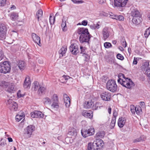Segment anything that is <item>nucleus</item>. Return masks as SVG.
I'll list each match as a JSON object with an SVG mask.
<instances>
[{
	"instance_id": "nucleus-13",
	"label": "nucleus",
	"mask_w": 150,
	"mask_h": 150,
	"mask_svg": "<svg viewBox=\"0 0 150 150\" xmlns=\"http://www.w3.org/2000/svg\"><path fill=\"white\" fill-rule=\"evenodd\" d=\"M102 35L103 39L104 40H105L108 38L110 36V32L108 28L105 27L103 29Z\"/></svg>"
},
{
	"instance_id": "nucleus-49",
	"label": "nucleus",
	"mask_w": 150,
	"mask_h": 150,
	"mask_svg": "<svg viewBox=\"0 0 150 150\" xmlns=\"http://www.w3.org/2000/svg\"><path fill=\"white\" fill-rule=\"evenodd\" d=\"M115 19L119 21H123L124 19V17L122 15H117V16H115Z\"/></svg>"
},
{
	"instance_id": "nucleus-8",
	"label": "nucleus",
	"mask_w": 150,
	"mask_h": 150,
	"mask_svg": "<svg viewBox=\"0 0 150 150\" xmlns=\"http://www.w3.org/2000/svg\"><path fill=\"white\" fill-rule=\"evenodd\" d=\"M128 0H114V5L118 7H123L126 4Z\"/></svg>"
},
{
	"instance_id": "nucleus-56",
	"label": "nucleus",
	"mask_w": 150,
	"mask_h": 150,
	"mask_svg": "<svg viewBox=\"0 0 150 150\" xmlns=\"http://www.w3.org/2000/svg\"><path fill=\"white\" fill-rule=\"evenodd\" d=\"M4 57V55L3 51L0 50V61L3 59Z\"/></svg>"
},
{
	"instance_id": "nucleus-44",
	"label": "nucleus",
	"mask_w": 150,
	"mask_h": 150,
	"mask_svg": "<svg viewBox=\"0 0 150 150\" xmlns=\"http://www.w3.org/2000/svg\"><path fill=\"white\" fill-rule=\"evenodd\" d=\"M87 130H88L87 131L88 132L89 136L92 135L94 133V129L93 128L90 127Z\"/></svg>"
},
{
	"instance_id": "nucleus-17",
	"label": "nucleus",
	"mask_w": 150,
	"mask_h": 150,
	"mask_svg": "<svg viewBox=\"0 0 150 150\" xmlns=\"http://www.w3.org/2000/svg\"><path fill=\"white\" fill-rule=\"evenodd\" d=\"M30 84L31 82L30 80L29 77L28 76H27L25 79L23 84V87L25 88H29Z\"/></svg>"
},
{
	"instance_id": "nucleus-64",
	"label": "nucleus",
	"mask_w": 150,
	"mask_h": 150,
	"mask_svg": "<svg viewBox=\"0 0 150 150\" xmlns=\"http://www.w3.org/2000/svg\"><path fill=\"white\" fill-rule=\"evenodd\" d=\"M83 55H85V60L87 61L89 59V57L88 54H83Z\"/></svg>"
},
{
	"instance_id": "nucleus-32",
	"label": "nucleus",
	"mask_w": 150,
	"mask_h": 150,
	"mask_svg": "<svg viewBox=\"0 0 150 150\" xmlns=\"http://www.w3.org/2000/svg\"><path fill=\"white\" fill-rule=\"evenodd\" d=\"M43 14L42 11V10H38L36 13V16L37 17L38 21H39V18L42 16Z\"/></svg>"
},
{
	"instance_id": "nucleus-28",
	"label": "nucleus",
	"mask_w": 150,
	"mask_h": 150,
	"mask_svg": "<svg viewBox=\"0 0 150 150\" xmlns=\"http://www.w3.org/2000/svg\"><path fill=\"white\" fill-rule=\"evenodd\" d=\"M105 135V133L104 131H100L98 132L96 134L97 137L100 138H103Z\"/></svg>"
},
{
	"instance_id": "nucleus-21",
	"label": "nucleus",
	"mask_w": 150,
	"mask_h": 150,
	"mask_svg": "<svg viewBox=\"0 0 150 150\" xmlns=\"http://www.w3.org/2000/svg\"><path fill=\"white\" fill-rule=\"evenodd\" d=\"M126 121V120L125 118L122 117L119 118L118 122V126L120 128L122 127L124 125Z\"/></svg>"
},
{
	"instance_id": "nucleus-15",
	"label": "nucleus",
	"mask_w": 150,
	"mask_h": 150,
	"mask_svg": "<svg viewBox=\"0 0 150 150\" xmlns=\"http://www.w3.org/2000/svg\"><path fill=\"white\" fill-rule=\"evenodd\" d=\"M77 32L79 34L81 35H84L89 33L87 29L82 28H79Z\"/></svg>"
},
{
	"instance_id": "nucleus-61",
	"label": "nucleus",
	"mask_w": 150,
	"mask_h": 150,
	"mask_svg": "<svg viewBox=\"0 0 150 150\" xmlns=\"http://www.w3.org/2000/svg\"><path fill=\"white\" fill-rule=\"evenodd\" d=\"M69 78V77L68 76H65L64 75L62 77V79H64L65 80H66L68 79Z\"/></svg>"
},
{
	"instance_id": "nucleus-63",
	"label": "nucleus",
	"mask_w": 150,
	"mask_h": 150,
	"mask_svg": "<svg viewBox=\"0 0 150 150\" xmlns=\"http://www.w3.org/2000/svg\"><path fill=\"white\" fill-rule=\"evenodd\" d=\"M105 2V0H98V2L100 4H103Z\"/></svg>"
},
{
	"instance_id": "nucleus-29",
	"label": "nucleus",
	"mask_w": 150,
	"mask_h": 150,
	"mask_svg": "<svg viewBox=\"0 0 150 150\" xmlns=\"http://www.w3.org/2000/svg\"><path fill=\"white\" fill-rule=\"evenodd\" d=\"M40 86L38 82L37 81H35L33 83V89L34 91H36L38 90Z\"/></svg>"
},
{
	"instance_id": "nucleus-43",
	"label": "nucleus",
	"mask_w": 150,
	"mask_h": 150,
	"mask_svg": "<svg viewBox=\"0 0 150 150\" xmlns=\"http://www.w3.org/2000/svg\"><path fill=\"white\" fill-rule=\"evenodd\" d=\"M150 34V27L147 28L144 33V36L146 38H147Z\"/></svg>"
},
{
	"instance_id": "nucleus-55",
	"label": "nucleus",
	"mask_w": 150,
	"mask_h": 150,
	"mask_svg": "<svg viewBox=\"0 0 150 150\" xmlns=\"http://www.w3.org/2000/svg\"><path fill=\"white\" fill-rule=\"evenodd\" d=\"M6 0H0V6H4L6 4Z\"/></svg>"
},
{
	"instance_id": "nucleus-11",
	"label": "nucleus",
	"mask_w": 150,
	"mask_h": 150,
	"mask_svg": "<svg viewBox=\"0 0 150 150\" xmlns=\"http://www.w3.org/2000/svg\"><path fill=\"white\" fill-rule=\"evenodd\" d=\"M30 115L33 118H42L44 116V115L42 112L39 111H35L32 112Z\"/></svg>"
},
{
	"instance_id": "nucleus-46",
	"label": "nucleus",
	"mask_w": 150,
	"mask_h": 150,
	"mask_svg": "<svg viewBox=\"0 0 150 150\" xmlns=\"http://www.w3.org/2000/svg\"><path fill=\"white\" fill-rule=\"evenodd\" d=\"M80 48L81 49V53L83 54H86V47L80 46Z\"/></svg>"
},
{
	"instance_id": "nucleus-6",
	"label": "nucleus",
	"mask_w": 150,
	"mask_h": 150,
	"mask_svg": "<svg viewBox=\"0 0 150 150\" xmlns=\"http://www.w3.org/2000/svg\"><path fill=\"white\" fill-rule=\"evenodd\" d=\"M53 103L51 105L52 108H58L59 107L58 104V98L57 95L56 94H54L52 97Z\"/></svg>"
},
{
	"instance_id": "nucleus-25",
	"label": "nucleus",
	"mask_w": 150,
	"mask_h": 150,
	"mask_svg": "<svg viewBox=\"0 0 150 150\" xmlns=\"http://www.w3.org/2000/svg\"><path fill=\"white\" fill-rule=\"evenodd\" d=\"M42 101L45 105H50L51 103L50 99L47 97H46L43 99Z\"/></svg>"
},
{
	"instance_id": "nucleus-40",
	"label": "nucleus",
	"mask_w": 150,
	"mask_h": 150,
	"mask_svg": "<svg viewBox=\"0 0 150 150\" xmlns=\"http://www.w3.org/2000/svg\"><path fill=\"white\" fill-rule=\"evenodd\" d=\"M62 30L64 31H65L67 30L66 23L65 21L62 20Z\"/></svg>"
},
{
	"instance_id": "nucleus-18",
	"label": "nucleus",
	"mask_w": 150,
	"mask_h": 150,
	"mask_svg": "<svg viewBox=\"0 0 150 150\" xmlns=\"http://www.w3.org/2000/svg\"><path fill=\"white\" fill-rule=\"evenodd\" d=\"M64 99L65 105L67 107H69L70 104V99L66 94H63Z\"/></svg>"
},
{
	"instance_id": "nucleus-54",
	"label": "nucleus",
	"mask_w": 150,
	"mask_h": 150,
	"mask_svg": "<svg viewBox=\"0 0 150 150\" xmlns=\"http://www.w3.org/2000/svg\"><path fill=\"white\" fill-rule=\"evenodd\" d=\"M117 58L120 60H123L124 59L123 56L120 54H118L117 55Z\"/></svg>"
},
{
	"instance_id": "nucleus-33",
	"label": "nucleus",
	"mask_w": 150,
	"mask_h": 150,
	"mask_svg": "<svg viewBox=\"0 0 150 150\" xmlns=\"http://www.w3.org/2000/svg\"><path fill=\"white\" fill-rule=\"evenodd\" d=\"M145 65H146L148 67V68L146 69L145 73L147 76L150 77V68L149 67V63L146 62L145 63Z\"/></svg>"
},
{
	"instance_id": "nucleus-1",
	"label": "nucleus",
	"mask_w": 150,
	"mask_h": 150,
	"mask_svg": "<svg viewBox=\"0 0 150 150\" xmlns=\"http://www.w3.org/2000/svg\"><path fill=\"white\" fill-rule=\"evenodd\" d=\"M122 77V78L125 79V80L121 79L119 77L117 80L118 83L121 84L123 86L125 87L128 88L130 89L131 87L134 85V83L130 79L128 78H125V75L123 74H120Z\"/></svg>"
},
{
	"instance_id": "nucleus-20",
	"label": "nucleus",
	"mask_w": 150,
	"mask_h": 150,
	"mask_svg": "<svg viewBox=\"0 0 150 150\" xmlns=\"http://www.w3.org/2000/svg\"><path fill=\"white\" fill-rule=\"evenodd\" d=\"M32 37L34 41L39 45L40 43V37L35 33L32 34Z\"/></svg>"
},
{
	"instance_id": "nucleus-19",
	"label": "nucleus",
	"mask_w": 150,
	"mask_h": 150,
	"mask_svg": "<svg viewBox=\"0 0 150 150\" xmlns=\"http://www.w3.org/2000/svg\"><path fill=\"white\" fill-rule=\"evenodd\" d=\"M93 105L94 103L91 100H89L87 102H86L84 103L83 105L84 107L85 108H92V109H93Z\"/></svg>"
},
{
	"instance_id": "nucleus-10",
	"label": "nucleus",
	"mask_w": 150,
	"mask_h": 150,
	"mask_svg": "<svg viewBox=\"0 0 150 150\" xmlns=\"http://www.w3.org/2000/svg\"><path fill=\"white\" fill-rule=\"evenodd\" d=\"M131 15L133 17H140V14L139 10L134 7L132 6L130 8Z\"/></svg>"
},
{
	"instance_id": "nucleus-24",
	"label": "nucleus",
	"mask_w": 150,
	"mask_h": 150,
	"mask_svg": "<svg viewBox=\"0 0 150 150\" xmlns=\"http://www.w3.org/2000/svg\"><path fill=\"white\" fill-rule=\"evenodd\" d=\"M18 65L20 69L21 70H24L25 68V64L23 61H19Z\"/></svg>"
},
{
	"instance_id": "nucleus-52",
	"label": "nucleus",
	"mask_w": 150,
	"mask_h": 150,
	"mask_svg": "<svg viewBox=\"0 0 150 150\" xmlns=\"http://www.w3.org/2000/svg\"><path fill=\"white\" fill-rule=\"evenodd\" d=\"M8 83L6 81H2L1 83V86L3 87H6L8 86Z\"/></svg>"
},
{
	"instance_id": "nucleus-38",
	"label": "nucleus",
	"mask_w": 150,
	"mask_h": 150,
	"mask_svg": "<svg viewBox=\"0 0 150 150\" xmlns=\"http://www.w3.org/2000/svg\"><path fill=\"white\" fill-rule=\"evenodd\" d=\"M90 27L92 29H98L100 28V25L98 23L96 24H93L90 25Z\"/></svg>"
},
{
	"instance_id": "nucleus-12",
	"label": "nucleus",
	"mask_w": 150,
	"mask_h": 150,
	"mask_svg": "<svg viewBox=\"0 0 150 150\" xmlns=\"http://www.w3.org/2000/svg\"><path fill=\"white\" fill-rule=\"evenodd\" d=\"M34 130V127L32 125H30L28 126L25 129L24 133L28 135V136L30 137Z\"/></svg>"
},
{
	"instance_id": "nucleus-26",
	"label": "nucleus",
	"mask_w": 150,
	"mask_h": 150,
	"mask_svg": "<svg viewBox=\"0 0 150 150\" xmlns=\"http://www.w3.org/2000/svg\"><path fill=\"white\" fill-rule=\"evenodd\" d=\"M68 134L71 136H76L77 135V131L76 129L73 128L71 129V130L68 132Z\"/></svg>"
},
{
	"instance_id": "nucleus-34",
	"label": "nucleus",
	"mask_w": 150,
	"mask_h": 150,
	"mask_svg": "<svg viewBox=\"0 0 150 150\" xmlns=\"http://www.w3.org/2000/svg\"><path fill=\"white\" fill-rule=\"evenodd\" d=\"M45 88L42 86H40L38 90V93L39 94L44 93L45 92Z\"/></svg>"
},
{
	"instance_id": "nucleus-31",
	"label": "nucleus",
	"mask_w": 150,
	"mask_h": 150,
	"mask_svg": "<svg viewBox=\"0 0 150 150\" xmlns=\"http://www.w3.org/2000/svg\"><path fill=\"white\" fill-rule=\"evenodd\" d=\"M140 17H133L132 19L133 23L136 25L138 24L140 22V21L139 19Z\"/></svg>"
},
{
	"instance_id": "nucleus-4",
	"label": "nucleus",
	"mask_w": 150,
	"mask_h": 150,
	"mask_svg": "<svg viewBox=\"0 0 150 150\" xmlns=\"http://www.w3.org/2000/svg\"><path fill=\"white\" fill-rule=\"evenodd\" d=\"M103 141L101 139H96L93 143V149L94 150H101L103 148Z\"/></svg>"
},
{
	"instance_id": "nucleus-27",
	"label": "nucleus",
	"mask_w": 150,
	"mask_h": 150,
	"mask_svg": "<svg viewBox=\"0 0 150 150\" xmlns=\"http://www.w3.org/2000/svg\"><path fill=\"white\" fill-rule=\"evenodd\" d=\"M18 14L17 13H13L10 16V18L12 21H15L18 18Z\"/></svg>"
},
{
	"instance_id": "nucleus-35",
	"label": "nucleus",
	"mask_w": 150,
	"mask_h": 150,
	"mask_svg": "<svg viewBox=\"0 0 150 150\" xmlns=\"http://www.w3.org/2000/svg\"><path fill=\"white\" fill-rule=\"evenodd\" d=\"M6 32L7 31V28L6 25L3 23H0V31Z\"/></svg>"
},
{
	"instance_id": "nucleus-47",
	"label": "nucleus",
	"mask_w": 150,
	"mask_h": 150,
	"mask_svg": "<svg viewBox=\"0 0 150 150\" xmlns=\"http://www.w3.org/2000/svg\"><path fill=\"white\" fill-rule=\"evenodd\" d=\"M55 19V17H53L50 14V22L51 25L53 24L54 22Z\"/></svg>"
},
{
	"instance_id": "nucleus-9",
	"label": "nucleus",
	"mask_w": 150,
	"mask_h": 150,
	"mask_svg": "<svg viewBox=\"0 0 150 150\" xmlns=\"http://www.w3.org/2000/svg\"><path fill=\"white\" fill-rule=\"evenodd\" d=\"M111 94L108 91H104L102 92L100 97L103 100L107 101L110 100L111 98Z\"/></svg>"
},
{
	"instance_id": "nucleus-23",
	"label": "nucleus",
	"mask_w": 150,
	"mask_h": 150,
	"mask_svg": "<svg viewBox=\"0 0 150 150\" xmlns=\"http://www.w3.org/2000/svg\"><path fill=\"white\" fill-rule=\"evenodd\" d=\"M8 91L10 93H12L14 91V84L13 83H11L8 84Z\"/></svg>"
},
{
	"instance_id": "nucleus-14",
	"label": "nucleus",
	"mask_w": 150,
	"mask_h": 150,
	"mask_svg": "<svg viewBox=\"0 0 150 150\" xmlns=\"http://www.w3.org/2000/svg\"><path fill=\"white\" fill-rule=\"evenodd\" d=\"M69 49L71 53L74 54H76L79 52L77 46L74 44H71L70 46Z\"/></svg>"
},
{
	"instance_id": "nucleus-7",
	"label": "nucleus",
	"mask_w": 150,
	"mask_h": 150,
	"mask_svg": "<svg viewBox=\"0 0 150 150\" xmlns=\"http://www.w3.org/2000/svg\"><path fill=\"white\" fill-rule=\"evenodd\" d=\"M91 38V35L89 33L83 35H80L79 38V41L81 43L87 42L88 44V42Z\"/></svg>"
},
{
	"instance_id": "nucleus-60",
	"label": "nucleus",
	"mask_w": 150,
	"mask_h": 150,
	"mask_svg": "<svg viewBox=\"0 0 150 150\" xmlns=\"http://www.w3.org/2000/svg\"><path fill=\"white\" fill-rule=\"evenodd\" d=\"M137 58L134 57V60L133 62V64L134 65H136L137 63Z\"/></svg>"
},
{
	"instance_id": "nucleus-45",
	"label": "nucleus",
	"mask_w": 150,
	"mask_h": 150,
	"mask_svg": "<svg viewBox=\"0 0 150 150\" xmlns=\"http://www.w3.org/2000/svg\"><path fill=\"white\" fill-rule=\"evenodd\" d=\"M130 110L132 114L134 115L136 110V107L134 105H131L130 106Z\"/></svg>"
},
{
	"instance_id": "nucleus-37",
	"label": "nucleus",
	"mask_w": 150,
	"mask_h": 150,
	"mask_svg": "<svg viewBox=\"0 0 150 150\" xmlns=\"http://www.w3.org/2000/svg\"><path fill=\"white\" fill-rule=\"evenodd\" d=\"M101 106V104L100 102L96 103L95 104H94L93 110H96L98 108H100Z\"/></svg>"
},
{
	"instance_id": "nucleus-36",
	"label": "nucleus",
	"mask_w": 150,
	"mask_h": 150,
	"mask_svg": "<svg viewBox=\"0 0 150 150\" xmlns=\"http://www.w3.org/2000/svg\"><path fill=\"white\" fill-rule=\"evenodd\" d=\"M146 139V137L144 135L141 136L140 137L135 139L133 142H140L142 140H144Z\"/></svg>"
},
{
	"instance_id": "nucleus-57",
	"label": "nucleus",
	"mask_w": 150,
	"mask_h": 150,
	"mask_svg": "<svg viewBox=\"0 0 150 150\" xmlns=\"http://www.w3.org/2000/svg\"><path fill=\"white\" fill-rule=\"evenodd\" d=\"M93 148V144L90 143H88V150H91Z\"/></svg>"
},
{
	"instance_id": "nucleus-30",
	"label": "nucleus",
	"mask_w": 150,
	"mask_h": 150,
	"mask_svg": "<svg viewBox=\"0 0 150 150\" xmlns=\"http://www.w3.org/2000/svg\"><path fill=\"white\" fill-rule=\"evenodd\" d=\"M87 129H82L81 130V134L83 137L85 138L89 136L88 131Z\"/></svg>"
},
{
	"instance_id": "nucleus-53",
	"label": "nucleus",
	"mask_w": 150,
	"mask_h": 150,
	"mask_svg": "<svg viewBox=\"0 0 150 150\" xmlns=\"http://www.w3.org/2000/svg\"><path fill=\"white\" fill-rule=\"evenodd\" d=\"M121 44L122 46L125 47L127 46V43L125 40L122 39L121 41Z\"/></svg>"
},
{
	"instance_id": "nucleus-59",
	"label": "nucleus",
	"mask_w": 150,
	"mask_h": 150,
	"mask_svg": "<svg viewBox=\"0 0 150 150\" xmlns=\"http://www.w3.org/2000/svg\"><path fill=\"white\" fill-rule=\"evenodd\" d=\"M17 96L18 97L20 98L21 97H23L24 96V95L23 94H22L21 93V91H19L17 93Z\"/></svg>"
},
{
	"instance_id": "nucleus-2",
	"label": "nucleus",
	"mask_w": 150,
	"mask_h": 150,
	"mask_svg": "<svg viewBox=\"0 0 150 150\" xmlns=\"http://www.w3.org/2000/svg\"><path fill=\"white\" fill-rule=\"evenodd\" d=\"M106 88L112 92H116L117 90V86L115 81L112 79L109 80L106 84Z\"/></svg>"
},
{
	"instance_id": "nucleus-39",
	"label": "nucleus",
	"mask_w": 150,
	"mask_h": 150,
	"mask_svg": "<svg viewBox=\"0 0 150 150\" xmlns=\"http://www.w3.org/2000/svg\"><path fill=\"white\" fill-rule=\"evenodd\" d=\"M24 117V114L22 115H18L16 116V120L17 122H19L20 121L22 118H23Z\"/></svg>"
},
{
	"instance_id": "nucleus-48",
	"label": "nucleus",
	"mask_w": 150,
	"mask_h": 150,
	"mask_svg": "<svg viewBox=\"0 0 150 150\" xmlns=\"http://www.w3.org/2000/svg\"><path fill=\"white\" fill-rule=\"evenodd\" d=\"M136 110L135 112L137 114H139L140 112H142V109L141 108L140 106H138L136 107Z\"/></svg>"
},
{
	"instance_id": "nucleus-62",
	"label": "nucleus",
	"mask_w": 150,
	"mask_h": 150,
	"mask_svg": "<svg viewBox=\"0 0 150 150\" xmlns=\"http://www.w3.org/2000/svg\"><path fill=\"white\" fill-rule=\"evenodd\" d=\"M81 23V24L83 25L86 26L88 24V22L87 21L84 20L82 21Z\"/></svg>"
},
{
	"instance_id": "nucleus-42",
	"label": "nucleus",
	"mask_w": 150,
	"mask_h": 150,
	"mask_svg": "<svg viewBox=\"0 0 150 150\" xmlns=\"http://www.w3.org/2000/svg\"><path fill=\"white\" fill-rule=\"evenodd\" d=\"M115 117H112L111 122L110 125V128L111 129L113 128L115 126Z\"/></svg>"
},
{
	"instance_id": "nucleus-16",
	"label": "nucleus",
	"mask_w": 150,
	"mask_h": 150,
	"mask_svg": "<svg viewBox=\"0 0 150 150\" xmlns=\"http://www.w3.org/2000/svg\"><path fill=\"white\" fill-rule=\"evenodd\" d=\"M82 115L84 117L91 119L93 116V113L90 111L84 110L82 112Z\"/></svg>"
},
{
	"instance_id": "nucleus-50",
	"label": "nucleus",
	"mask_w": 150,
	"mask_h": 150,
	"mask_svg": "<svg viewBox=\"0 0 150 150\" xmlns=\"http://www.w3.org/2000/svg\"><path fill=\"white\" fill-rule=\"evenodd\" d=\"M71 1L74 4H82L84 2V1L82 0H71Z\"/></svg>"
},
{
	"instance_id": "nucleus-22",
	"label": "nucleus",
	"mask_w": 150,
	"mask_h": 150,
	"mask_svg": "<svg viewBox=\"0 0 150 150\" xmlns=\"http://www.w3.org/2000/svg\"><path fill=\"white\" fill-rule=\"evenodd\" d=\"M67 50V49L65 46L61 48L58 52L59 54V58H61L66 53Z\"/></svg>"
},
{
	"instance_id": "nucleus-58",
	"label": "nucleus",
	"mask_w": 150,
	"mask_h": 150,
	"mask_svg": "<svg viewBox=\"0 0 150 150\" xmlns=\"http://www.w3.org/2000/svg\"><path fill=\"white\" fill-rule=\"evenodd\" d=\"M117 113L116 110H114L113 111V117H115V119H116V117L117 116Z\"/></svg>"
},
{
	"instance_id": "nucleus-5",
	"label": "nucleus",
	"mask_w": 150,
	"mask_h": 150,
	"mask_svg": "<svg viewBox=\"0 0 150 150\" xmlns=\"http://www.w3.org/2000/svg\"><path fill=\"white\" fill-rule=\"evenodd\" d=\"M7 105L9 108L10 110L13 111H16L18 109V104L11 99H9L6 102Z\"/></svg>"
},
{
	"instance_id": "nucleus-41",
	"label": "nucleus",
	"mask_w": 150,
	"mask_h": 150,
	"mask_svg": "<svg viewBox=\"0 0 150 150\" xmlns=\"http://www.w3.org/2000/svg\"><path fill=\"white\" fill-rule=\"evenodd\" d=\"M6 32L3 31H0V40H4L5 39L6 37Z\"/></svg>"
},
{
	"instance_id": "nucleus-3",
	"label": "nucleus",
	"mask_w": 150,
	"mask_h": 150,
	"mask_svg": "<svg viewBox=\"0 0 150 150\" xmlns=\"http://www.w3.org/2000/svg\"><path fill=\"white\" fill-rule=\"evenodd\" d=\"M11 69V66L7 61L0 63V72L6 74L8 73Z\"/></svg>"
},
{
	"instance_id": "nucleus-51",
	"label": "nucleus",
	"mask_w": 150,
	"mask_h": 150,
	"mask_svg": "<svg viewBox=\"0 0 150 150\" xmlns=\"http://www.w3.org/2000/svg\"><path fill=\"white\" fill-rule=\"evenodd\" d=\"M112 46L111 44L109 42H106L104 44V46L107 48H109Z\"/></svg>"
}]
</instances>
